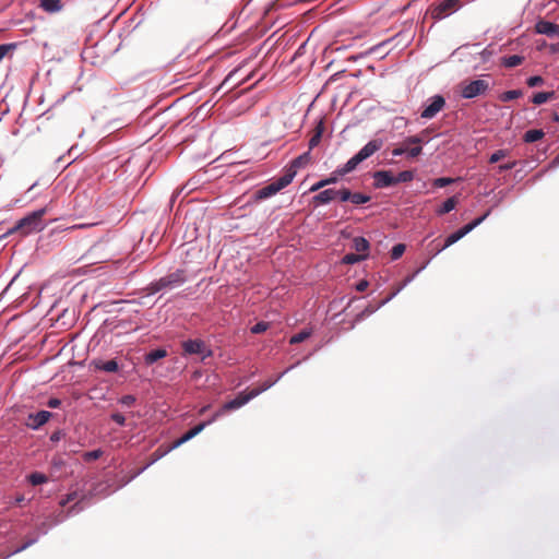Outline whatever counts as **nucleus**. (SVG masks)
<instances>
[{
    "instance_id": "obj_1",
    "label": "nucleus",
    "mask_w": 559,
    "mask_h": 559,
    "mask_svg": "<svg viewBox=\"0 0 559 559\" xmlns=\"http://www.w3.org/2000/svg\"><path fill=\"white\" fill-rule=\"evenodd\" d=\"M187 282L186 272L177 269L176 271L162 276L160 278L150 283L141 292L140 305H145V299L160 293L164 295L166 292L180 287Z\"/></svg>"
},
{
    "instance_id": "obj_2",
    "label": "nucleus",
    "mask_w": 559,
    "mask_h": 559,
    "mask_svg": "<svg viewBox=\"0 0 559 559\" xmlns=\"http://www.w3.org/2000/svg\"><path fill=\"white\" fill-rule=\"evenodd\" d=\"M46 212L47 209L41 207L28 213L26 216L19 219L13 227L9 228L2 237H7L15 233H20L21 236H27L32 233L43 230L45 227L43 216Z\"/></svg>"
},
{
    "instance_id": "obj_3",
    "label": "nucleus",
    "mask_w": 559,
    "mask_h": 559,
    "mask_svg": "<svg viewBox=\"0 0 559 559\" xmlns=\"http://www.w3.org/2000/svg\"><path fill=\"white\" fill-rule=\"evenodd\" d=\"M87 501L85 498H81L74 502V504L67 511H60L57 514L51 515V522L43 521L36 525L34 532L37 533L40 537L48 534L52 526H56L62 523L66 519L76 515L82 512L87 507Z\"/></svg>"
},
{
    "instance_id": "obj_4",
    "label": "nucleus",
    "mask_w": 559,
    "mask_h": 559,
    "mask_svg": "<svg viewBox=\"0 0 559 559\" xmlns=\"http://www.w3.org/2000/svg\"><path fill=\"white\" fill-rule=\"evenodd\" d=\"M460 7L461 0H437L429 7L428 13L431 19L440 21L456 12Z\"/></svg>"
},
{
    "instance_id": "obj_5",
    "label": "nucleus",
    "mask_w": 559,
    "mask_h": 559,
    "mask_svg": "<svg viewBox=\"0 0 559 559\" xmlns=\"http://www.w3.org/2000/svg\"><path fill=\"white\" fill-rule=\"evenodd\" d=\"M183 353L187 355H200L202 360L213 356V350L201 338H189L182 342Z\"/></svg>"
},
{
    "instance_id": "obj_6",
    "label": "nucleus",
    "mask_w": 559,
    "mask_h": 559,
    "mask_svg": "<svg viewBox=\"0 0 559 559\" xmlns=\"http://www.w3.org/2000/svg\"><path fill=\"white\" fill-rule=\"evenodd\" d=\"M445 106V99L442 95H433L427 99V104L420 112L423 119H432L438 112H440Z\"/></svg>"
},
{
    "instance_id": "obj_7",
    "label": "nucleus",
    "mask_w": 559,
    "mask_h": 559,
    "mask_svg": "<svg viewBox=\"0 0 559 559\" xmlns=\"http://www.w3.org/2000/svg\"><path fill=\"white\" fill-rule=\"evenodd\" d=\"M488 90V82L484 80H474L462 86L461 96L465 99H472L485 94Z\"/></svg>"
},
{
    "instance_id": "obj_8",
    "label": "nucleus",
    "mask_w": 559,
    "mask_h": 559,
    "mask_svg": "<svg viewBox=\"0 0 559 559\" xmlns=\"http://www.w3.org/2000/svg\"><path fill=\"white\" fill-rule=\"evenodd\" d=\"M242 69V64L236 67L235 69H233L227 75L226 78L224 79V81L217 86L216 88V92H219L221 90H223L224 87L228 86L227 90H226V93L231 91L233 88H235L236 86L249 81L251 78H252V73H249L248 75H246L245 78L242 79H238L237 75L238 73L241 71Z\"/></svg>"
},
{
    "instance_id": "obj_9",
    "label": "nucleus",
    "mask_w": 559,
    "mask_h": 559,
    "mask_svg": "<svg viewBox=\"0 0 559 559\" xmlns=\"http://www.w3.org/2000/svg\"><path fill=\"white\" fill-rule=\"evenodd\" d=\"M258 396V392L253 390L249 392H240L235 399L224 403L221 409L226 414L227 412L236 411L249 403L251 400Z\"/></svg>"
},
{
    "instance_id": "obj_10",
    "label": "nucleus",
    "mask_w": 559,
    "mask_h": 559,
    "mask_svg": "<svg viewBox=\"0 0 559 559\" xmlns=\"http://www.w3.org/2000/svg\"><path fill=\"white\" fill-rule=\"evenodd\" d=\"M52 417L49 411H39L37 413H29L25 420V426L32 430H39Z\"/></svg>"
},
{
    "instance_id": "obj_11",
    "label": "nucleus",
    "mask_w": 559,
    "mask_h": 559,
    "mask_svg": "<svg viewBox=\"0 0 559 559\" xmlns=\"http://www.w3.org/2000/svg\"><path fill=\"white\" fill-rule=\"evenodd\" d=\"M372 178L376 189H385L395 186L394 175L391 170H377L372 174Z\"/></svg>"
},
{
    "instance_id": "obj_12",
    "label": "nucleus",
    "mask_w": 559,
    "mask_h": 559,
    "mask_svg": "<svg viewBox=\"0 0 559 559\" xmlns=\"http://www.w3.org/2000/svg\"><path fill=\"white\" fill-rule=\"evenodd\" d=\"M383 145V141L381 139H373L367 142L356 154L357 159L362 163L370 156H372L376 152L381 150Z\"/></svg>"
},
{
    "instance_id": "obj_13",
    "label": "nucleus",
    "mask_w": 559,
    "mask_h": 559,
    "mask_svg": "<svg viewBox=\"0 0 559 559\" xmlns=\"http://www.w3.org/2000/svg\"><path fill=\"white\" fill-rule=\"evenodd\" d=\"M536 33L546 35L550 38H559V25L547 21L539 20L535 25Z\"/></svg>"
},
{
    "instance_id": "obj_14",
    "label": "nucleus",
    "mask_w": 559,
    "mask_h": 559,
    "mask_svg": "<svg viewBox=\"0 0 559 559\" xmlns=\"http://www.w3.org/2000/svg\"><path fill=\"white\" fill-rule=\"evenodd\" d=\"M92 365L94 366L95 370L104 371L107 373L117 372L119 370V365L116 359H110V360L94 359L92 361Z\"/></svg>"
},
{
    "instance_id": "obj_15",
    "label": "nucleus",
    "mask_w": 559,
    "mask_h": 559,
    "mask_svg": "<svg viewBox=\"0 0 559 559\" xmlns=\"http://www.w3.org/2000/svg\"><path fill=\"white\" fill-rule=\"evenodd\" d=\"M325 126L323 119H320L317 121L316 127L313 129V134L311 135L308 146L309 151L311 152L316 146L319 145L322 139V134L324 132Z\"/></svg>"
},
{
    "instance_id": "obj_16",
    "label": "nucleus",
    "mask_w": 559,
    "mask_h": 559,
    "mask_svg": "<svg viewBox=\"0 0 559 559\" xmlns=\"http://www.w3.org/2000/svg\"><path fill=\"white\" fill-rule=\"evenodd\" d=\"M170 452V449H166V447L164 445H160L158 447L152 454H151V457H150V461L142 467L140 468L135 476L142 474L146 468H148L151 465H153L154 463H156L157 461H159L160 459H163L165 455H167L168 453Z\"/></svg>"
},
{
    "instance_id": "obj_17",
    "label": "nucleus",
    "mask_w": 559,
    "mask_h": 559,
    "mask_svg": "<svg viewBox=\"0 0 559 559\" xmlns=\"http://www.w3.org/2000/svg\"><path fill=\"white\" fill-rule=\"evenodd\" d=\"M336 198L335 189H324L312 198L316 205L329 204Z\"/></svg>"
},
{
    "instance_id": "obj_18",
    "label": "nucleus",
    "mask_w": 559,
    "mask_h": 559,
    "mask_svg": "<svg viewBox=\"0 0 559 559\" xmlns=\"http://www.w3.org/2000/svg\"><path fill=\"white\" fill-rule=\"evenodd\" d=\"M296 170L295 169H286L285 174L281 176L280 178L272 181L273 186H275V189L277 192H280L282 189L286 188L295 178Z\"/></svg>"
},
{
    "instance_id": "obj_19",
    "label": "nucleus",
    "mask_w": 559,
    "mask_h": 559,
    "mask_svg": "<svg viewBox=\"0 0 559 559\" xmlns=\"http://www.w3.org/2000/svg\"><path fill=\"white\" fill-rule=\"evenodd\" d=\"M340 179H341V176H338V175H337V171H336V170H334V171H332V173L330 174V176H329V177L323 178V179L319 180L318 182L313 183V185L310 187L309 191H310V192H316V191H318V190H320V189H322V188H324V187H326V186L335 185V183H337V182H338V180H340Z\"/></svg>"
},
{
    "instance_id": "obj_20",
    "label": "nucleus",
    "mask_w": 559,
    "mask_h": 559,
    "mask_svg": "<svg viewBox=\"0 0 559 559\" xmlns=\"http://www.w3.org/2000/svg\"><path fill=\"white\" fill-rule=\"evenodd\" d=\"M167 356V350L165 348H155L150 350L144 355V362L146 366H152L156 361L165 358Z\"/></svg>"
},
{
    "instance_id": "obj_21",
    "label": "nucleus",
    "mask_w": 559,
    "mask_h": 559,
    "mask_svg": "<svg viewBox=\"0 0 559 559\" xmlns=\"http://www.w3.org/2000/svg\"><path fill=\"white\" fill-rule=\"evenodd\" d=\"M459 203V199H457V195H453L449 199H447L437 210H436V214L438 216H443L444 214H448L450 213L451 211H453L456 206V204Z\"/></svg>"
},
{
    "instance_id": "obj_22",
    "label": "nucleus",
    "mask_w": 559,
    "mask_h": 559,
    "mask_svg": "<svg viewBox=\"0 0 559 559\" xmlns=\"http://www.w3.org/2000/svg\"><path fill=\"white\" fill-rule=\"evenodd\" d=\"M359 164L360 162L354 155L344 165L338 166L335 170L337 171V175L341 176L342 178L343 176L355 170Z\"/></svg>"
},
{
    "instance_id": "obj_23",
    "label": "nucleus",
    "mask_w": 559,
    "mask_h": 559,
    "mask_svg": "<svg viewBox=\"0 0 559 559\" xmlns=\"http://www.w3.org/2000/svg\"><path fill=\"white\" fill-rule=\"evenodd\" d=\"M277 191L275 189V186L273 183H269L260 189H258L253 197L257 201L265 200L267 198H271L272 195L276 194Z\"/></svg>"
},
{
    "instance_id": "obj_24",
    "label": "nucleus",
    "mask_w": 559,
    "mask_h": 559,
    "mask_svg": "<svg viewBox=\"0 0 559 559\" xmlns=\"http://www.w3.org/2000/svg\"><path fill=\"white\" fill-rule=\"evenodd\" d=\"M467 234L465 233V230L461 227L459 228L457 230H455L454 233L450 234L447 238H445V241H444V245L442 246L441 249L438 250L437 253L441 252L442 250L449 248L450 246L454 245L455 242H457L460 239H462L463 237H465Z\"/></svg>"
},
{
    "instance_id": "obj_25",
    "label": "nucleus",
    "mask_w": 559,
    "mask_h": 559,
    "mask_svg": "<svg viewBox=\"0 0 559 559\" xmlns=\"http://www.w3.org/2000/svg\"><path fill=\"white\" fill-rule=\"evenodd\" d=\"M311 152L308 150L298 157L294 158L288 169H295L297 171L298 168L308 165L311 162Z\"/></svg>"
},
{
    "instance_id": "obj_26",
    "label": "nucleus",
    "mask_w": 559,
    "mask_h": 559,
    "mask_svg": "<svg viewBox=\"0 0 559 559\" xmlns=\"http://www.w3.org/2000/svg\"><path fill=\"white\" fill-rule=\"evenodd\" d=\"M39 7L48 13H56L62 9L61 0H39Z\"/></svg>"
},
{
    "instance_id": "obj_27",
    "label": "nucleus",
    "mask_w": 559,
    "mask_h": 559,
    "mask_svg": "<svg viewBox=\"0 0 559 559\" xmlns=\"http://www.w3.org/2000/svg\"><path fill=\"white\" fill-rule=\"evenodd\" d=\"M388 302H384V299L381 300L379 304L377 305H368L364 310H361L357 316H356V321H362L364 319L368 318L369 316L373 314L376 311H378L380 308H382L384 305H386Z\"/></svg>"
},
{
    "instance_id": "obj_28",
    "label": "nucleus",
    "mask_w": 559,
    "mask_h": 559,
    "mask_svg": "<svg viewBox=\"0 0 559 559\" xmlns=\"http://www.w3.org/2000/svg\"><path fill=\"white\" fill-rule=\"evenodd\" d=\"M524 61V57L520 55L504 56L501 58V64L506 68H514Z\"/></svg>"
},
{
    "instance_id": "obj_29",
    "label": "nucleus",
    "mask_w": 559,
    "mask_h": 559,
    "mask_svg": "<svg viewBox=\"0 0 559 559\" xmlns=\"http://www.w3.org/2000/svg\"><path fill=\"white\" fill-rule=\"evenodd\" d=\"M545 133L542 129H530L524 133L523 140L526 143H534L544 138Z\"/></svg>"
},
{
    "instance_id": "obj_30",
    "label": "nucleus",
    "mask_w": 559,
    "mask_h": 559,
    "mask_svg": "<svg viewBox=\"0 0 559 559\" xmlns=\"http://www.w3.org/2000/svg\"><path fill=\"white\" fill-rule=\"evenodd\" d=\"M368 258V253H362V254H359V253H353V252H349V253H346L343 258H342V263L343 264H347V265H353V264H356L360 261H364Z\"/></svg>"
},
{
    "instance_id": "obj_31",
    "label": "nucleus",
    "mask_w": 559,
    "mask_h": 559,
    "mask_svg": "<svg viewBox=\"0 0 559 559\" xmlns=\"http://www.w3.org/2000/svg\"><path fill=\"white\" fill-rule=\"evenodd\" d=\"M353 247L357 252H360L359 254H362V253H367L370 245H369V241L365 237L357 236L353 239Z\"/></svg>"
},
{
    "instance_id": "obj_32",
    "label": "nucleus",
    "mask_w": 559,
    "mask_h": 559,
    "mask_svg": "<svg viewBox=\"0 0 559 559\" xmlns=\"http://www.w3.org/2000/svg\"><path fill=\"white\" fill-rule=\"evenodd\" d=\"M490 213L491 210L486 211L481 216L474 218L472 222L464 225L462 228L465 230L466 234H469L477 226H479L490 215Z\"/></svg>"
},
{
    "instance_id": "obj_33",
    "label": "nucleus",
    "mask_w": 559,
    "mask_h": 559,
    "mask_svg": "<svg viewBox=\"0 0 559 559\" xmlns=\"http://www.w3.org/2000/svg\"><path fill=\"white\" fill-rule=\"evenodd\" d=\"M555 96V92H538L535 93L531 99L534 105H542L551 99Z\"/></svg>"
},
{
    "instance_id": "obj_34",
    "label": "nucleus",
    "mask_w": 559,
    "mask_h": 559,
    "mask_svg": "<svg viewBox=\"0 0 559 559\" xmlns=\"http://www.w3.org/2000/svg\"><path fill=\"white\" fill-rule=\"evenodd\" d=\"M281 379H282V374H277L273 379H269V380L264 381L259 388H255L252 390H253V392H258V396H259L261 393L267 391L273 385H275Z\"/></svg>"
},
{
    "instance_id": "obj_35",
    "label": "nucleus",
    "mask_w": 559,
    "mask_h": 559,
    "mask_svg": "<svg viewBox=\"0 0 559 559\" xmlns=\"http://www.w3.org/2000/svg\"><path fill=\"white\" fill-rule=\"evenodd\" d=\"M27 480L33 486L43 485L48 481V477L40 472H33L27 476Z\"/></svg>"
},
{
    "instance_id": "obj_36",
    "label": "nucleus",
    "mask_w": 559,
    "mask_h": 559,
    "mask_svg": "<svg viewBox=\"0 0 559 559\" xmlns=\"http://www.w3.org/2000/svg\"><path fill=\"white\" fill-rule=\"evenodd\" d=\"M522 95H523L522 90H510V91H507V92H503L502 94H500L499 99L502 103H508L513 99L520 98Z\"/></svg>"
},
{
    "instance_id": "obj_37",
    "label": "nucleus",
    "mask_w": 559,
    "mask_h": 559,
    "mask_svg": "<svg viewBox=\"0 0 559 559\" xmlns=\"http://www.w3.org/2000/svg\"><path fill=\"white\" fill-rule=\"evenodd\" d=\"M415 174L413 170H403L394 176L395 186L402 182H409L414 179Z\"/></svg>"
},
{
    "instance_id": "obj_38",
    "label": "nucleus",
    "mask_w": 559,
    "mask_h": 559,
    "mask_svg": "<svg viewBox=\"0 0 559 559\" xmlns=\"http://www.w3.org/2000/svg\"><path fill=\"white\" fill-rule=\"evenodd\" d=\"M311 335V330L309 329H304L301 330L300 332L296 333L295 335H293L290 338H289V343L290 344H298V343H301L306 340H308Z\"/></svg>"
},
{
    "instance_id": "obj_39",
    "label": "nucleus",
    "mask_w": 559,
    "mask_h": 559,
    "mask_svg": "<svg viewBox=\"0 0 559 559\" xmlns=\"http://www.w3.org/2000/svg\"><path fill=\"white\" fill-rule=\"evenodd\" d=\"M350 197L349 202L355 205L365 204L371 200L370 195L360 192H352Z\"/></svg>"
},
{
    "instance_id": "obj_40",
    "label": "nucleus",
    "mask_w": 559,
    "mask_h": 559,
    "mask_svg": "<svg viewBox=\"0 0 559 559\" xmlns=\"http://www.w3.org/2000/svg\"><path fill=\"white\" fill-rule=\"evenodd\" d=\"M459 179L460 178L454 179L451 177H439V178L433 179L432 185L436 188H444L449 185H452L453 182H455Z\"/></svg>"
},
{
    "instance_id": "obj_41",
    "label": "nucleus",
    "mask_w": 559,
    "mask_h": 559,
    "mask_svg": "<svg viewBox=\"0 0 559 559\" xmlns=\"http://www.w3.org/2000/svg\"><path fill=\"white\" fill-rule=\"evenodd\" d=\"M406 246L404 243H396L391 249V259L393 261L399 260L405 252Z\"/></svg>"
},
{
    "instance_id": "obj_42",
    "label": "nucleus",
    "mask_w": 559,
    "mask_h": 559,
    "mask_svg": "<svg viewBox=\"0 0 559 559\" xmlns=\"http://www.w3.org/2000/svg\"><path fill=\"white\" fill-rule=\"evenodd\" d=\"M204 430V425H195L193 428H191L190 430H188L187 432H185L182 436H183V439L187 440V442L189 440H191L192 438H194L195 436H198L200 432H202Z\"/></svg>"
},
{
    "instance_id": "obj_43",
    "label": "nucleus",
    "mask_w": 559,
    "mask_h": 559,
    "mask_svg": "<svg viewBox=\"0 0 559 559\" xmlns=\"http://www.w3.org/2000/svg\"><path fill=\"white\" fill-rule=\"evenodd\" d=\"M76 157H73L72 159L68 160L66 158V155H61L59 156L56 160H55V164H56V169H60V170H63L66 169L69 165H71L74 160H75Z\"/></svg>"
},
{
    "instance_id": "obj_44",
    "label": "nucleus",
    "mask_w": 559,
    "mask_h": 559,
    "mask_svg": "<svg viewBox=\"0 0 559 559\" xmlns=\"http://www.w3.org/2000/svg\"><path fill=\"white\" fill-rule=\"evenodd\" d=\"M508 150H504V148H501V150H497L495 151L490 156H489V163L490 164H496L498 163L500 159L504 158L507 155H508Z\"/></svg>"
},
{
    "instance_id": "obj_45",
    "label": "nucleus",
    "mask_w": 559,
    "mask_h": 559,
    "mask_svg": "<svg viewBox=\"0 0 559 559\" xmlns=\"http://www.w3.org/2000/svg\"><path fill=\"white\" fill-rule=\"evenodd\" d=\"M103 455V451L100 449H95L92 451H87L83 454V460L85 462H91L98 460Z\"/></svg>"
},
{
    "instance_id": "obj_46",
    "label": "nucleus",
    "mask_w": 559,
    "mask_h": 559,
    "mask_svg": "<svg viewBox=\"0 0 559 559\" xmlns=\"http://www.w3.org/2000/svg\"><path fill=\"white\" fill-rule=\"evenodd\" d=\"M269 322L259 321L254 325L251 326L250 331L252 334H261L269 329Z\"/></svg>"
},
{
    "instance_id": "obj_47",
    "label": "nucleus",
    "mask_w": 559,
    "mask_h": 559,
    "mask_svg": "<svg viewBox=\"0 0 559 559\" xmlns=\"http://www.w3.org/2000/svg\"><path fill=\"white\" fill-rule=\"evenodd\" d=\"M136 402V399L134 395L132 394H126L123 396H121L119 399V403L123 406V407H132Z\"/></svg>"
},
{
    "instance_id": "obj_48",
    "label": "nucleus",
    "mask_w": 559,
    "mask_h": 559,
    "mask_svg": "<svg viewBox=\"0 0 559 559\" xmlns=\"http://www.w3.org/2000/svg\"><path fill=\"white\" fill-rule=\"evenodd\" d=\"M428 263L429 261L419 266L413 274L407 275L403 281L404 285L407 286L408 284H411L415 280V277L427 267Z\"/></svg>"
},
{
    "instance_id": "obj_49",
    "label": "nucleus",
    "mask_w": 559,
    "mask_h": 559,
    "mask_svg": "<svg viewBox=\"0 0 559 559\" xmlns=\"http://www.w3.org/2000/svg\"><path fill=\"white\" fill-rule=\"evenodd\" d=\"M545 83V80L543 76L540 75H533V76H530L527 80H526V84L530 86V87H536V86H539V85H543Z\"/></svg>"
},
{
    "instance_id": "obj_50",
    "label": "nucleus",
    "mask_w": 559,
    "mask_h": 559,
    "mask_svg": "<svg viewBox=\"0 0 559 559\" xmlns=\"http://www.w3.org/2000/svg\"><path fill=\"white\" fill-rule=\"evenodd\" d=\"M35 544H36V538H26L25 542L21 546H19L15 550L12 551V555L22 552Z\"/></svg>"
},
{
    "instance_id": "obj_51",
    "label": "nucleus",
    "mask_w": 559,
    "mask_h": 559,
    "mask_svg": "<svg viewBox=\"0 0 559 559\" xmlns=\"http://www.w3.org/2000/svg\"><path fill=\"white\" fill-rule=\"evenodd\" d=\"M350 194L352 191L347 188L336 190V198H338L342 202L350 201Z\"/></svg>"
},
{
    "instance_id": "obj_52",
    "label": "nucleus",
    "mask_w": 559,
    "mask_h": 559,
    "mask_svg": "<svg viewBox=\"0 0 559 559\" xmlns=\"http://www.w3.org/2000/svg\"><path fill=\"white\" fill-rule=\"evenodd\" d=\"M224 415H225V414H224V412H223L221 408H218V409L213 414V416H212L211 418H209V419H207V420H205V421L200 423L199 425H204V429H205L207 426L212 425L214 421H216L218 418H221V417H222V416H224Z\"/></svg>"
},
{
    "instance_id": "obj_53",
    "label": "nucleus",
    "mask_w": 559,
    "mask_h": 559,
    "mask_svg": "<svg viewBox=\"0 0 559 559\" xmlns=\"http://www.w3.org/2000/svg\"><path fill=\"white\" fill-rule=\"evenodd\" d=\"M78 499V492L76 491H72V492H69L68 495H66L59 502L60 507H66L68 503L74 501Z\"/></svg>"
},
{
    "instance_id": "obj_54",
    "label": "nucleus",
    "mask_w": 559,
    "mask_h": 559,
    "mask_svg": "<svg viewBox=\"0 0 559 559\" xmlns=\"http://www.w3.org/2000/svg\"><path fill=\"white\" fill-rule=\"evenodd\" d=\"M424 143V139L420 135H411L404 140V144L412 145H421Z\"/></svg>"
},
{
    "instance_id": "obj_55",
    "label": "nucleus",
    "mask_w": 559,
    "mask_h": 559,
    "mask_svg": "<svg viewBox=\"0 0 559 559\" xmlns=\"http://www.w3.org/2000/svg\"><path fill=\"white\" fill-rule=\"evenodd\" d=\"M16 48V44H2L0 45V61L5 57V55Z\"/></svg>"
},
{
    "instance_id": "obj_56",
    "label": "nucleus",
    "mask_w": 559,
    "mask_h": 559,
    "mask_svg": "<svg viewBox=\"0 0 559 559\" xmlns=\"http://www.w3.org/2000/svg\"><path fill=\"white\" fill-rule=\"evenodd\" d=\"M110 418L114 423H116L118 426H124L126 425V417L120 413H112L110 415Z\"/></svg>"
},
{
    "instance_id": "obj_57",
    "label": "nucleus",
    "mask_w": 559,
    "mask_h": 559,
    "mask_svg": "<svg viewBox=\"0 0 559 559\" xmlns=\"http://www.w3.org/2000/svg\"><path fill=\"white\" fill-rule=\"evenodd\" d=\"M66 436L64 431L62 429H58L56 431H53L50 437H49V440L52 442V443H57L59 442L63 437Z\"/></svg>"
},
{
    "instance_id": "obj_58",
    "label": "nucleus",
    "mask_w": 559,
    "mask_h": 559,
    "mask_svg": "<svg viewBox=\"0 0 559 559\" xmlns=\"http://www.w3.org/2000/svg\"><path fill=\"white\" fill-rule=\"evenodd\" d=\"M423 152V147L421 145H415L411 148H407V156L411 157V158H415L417 156H419Z\"/></svg>"
},
{
    "instance_id": "obj_59",
    "label": "nucleus",
    "mask_w": 559,
    "mask_h": 559,
    "mask_svg": "<svg viewBox=\"0 0 559 559\" xmlns=\"http://www.w3.org/2000/svg\"><path fill=\"white\" fill-rule=\"evenodd\" d=\"M406 287V285H404V283L402 282L400 285H397L394 290H393V295H389L388 297L384 298V302H390L395 296H397V294H400L404 288Z\"/></svg>"
},
{
    "instance_id": "obj_60",
    "label": "nucleus",
    "mask_w": 559,
    "mask_h": 559,
    "mask_svg": "<svg viewBox=\"0 0 559 559\" xmlns=\"http://www.w3.org/2000/svg\"><path fill=\"white\" fill-rule=\"evenodd\" d=\"M516 166V162H509L498 166L499 173H506L513 169Z\"/></svg>"
},
{
    "instance_id": "obj_61",
    "label": "nucleus",
    "mask_w": 559,
    "mask_h": 559,
    "mask_svg": "<svg viewBox=\"0 0 559 559\" xmlns=\"http://www.w3.org/2000/svg\"><path fill=\"white\" fill-rule=\"evenodd\" d=\"M187 440L183 439V436H181L179 439L175 440L170 445L166 447V449H170V452L177 448H179L180 445H182L183 443H186Z\"/></svg>"
},
{
    "instance_id": "obj_62",
    "label": "nucleus",
    "mask_w": 559,
    "mask_h": 559,
    "mask_svg": "<svg viewBox=\"0 0 559 559\" xmlns=\"http://www.w3.org/2000/svg\"><path fill=\"white\" fill-rule=\"evenodd\" d=\"M187 440L183 439V436H181L179 439L175 440L170 445L166 447V449H170V452L177 448H179L180 445H182L183 443H186Z\"/></svg>"
},
{
    "instance_id": "obj_63",
    "label": "nucleus",
    "mask_w": 559,
    "mask_h": 559,
    "mask_svg": "<svg viewBox=\"0 0 559 559\" xmlns=\"http://www.w3.org/2000/svg\"><path fill=\"white\" fill-rule=\"evenodd\" d=\"M61 400L58 399V397H50L48 401H47V406L50 407V408H58L60 407L61 405Z\"/></svg>"
},
{
    "instance_id": "obj_64",
    "label": "nucleus",
    "mask_w": 559,
    "mask_h": 559,
    "mask_svg": "<svg viewBox=\"0 0 559 559\" xmlns=\"http://www.w3.org/2000/svg\"><path fill=\"white\" fill-rule=\"evenodd\" d=\"M368 286L369 282L367 280H361L355 285V288L357 292H365L368 288Z\"/></svg>"
}]
</instances>
